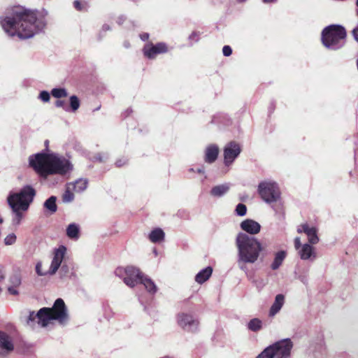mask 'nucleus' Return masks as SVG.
Instances as JSON below:
<instances>
[{
	"label": "nucleus",
	"mask_w": 358,
	"mask_h": 358,
	"mask_svg": "<svg viewBox=\"0 0 358 358\" xmlns=\"http://www.w3.org/2000/svg\"><path fill=\"white\" fill-rule=\"evenodd\" d=\"M219 155V148L216 144L208 145L204 152V161L207 164H213Z\"/></svg>",
	"instance_id": "nucleus-17"
},
{
	"label": "nucleus",
	"mask_w": 358,
	"mask_h": 358,
	"mask_svg": "<svg viewBox=\"0 0 358 358\" xmlns=\"http://www.w3.org/2000/svg\"><path fill=\"white\" fill-rule=\"evenodd\" d=\"M213 273V268L211 266H207L201 269L194 278L195 281L199 284H203L207 281Z\"/></svg>",
	"instance_id": "nucleus-23"
},
{
	"label": "nucleus",
	"mask_w": 358,
	"mask_h": 358,
	"mask_svg": "<svg viewBox=\"0 0 358 358\" xmlns=\"http://www.w3.org/2000/svg\"><path fill=\"white\" fill-rule=\"evenodd\" d=\"M212 122L214 124L228 125L231 122L230 118L225 114L217 113L213 116Z\"/></svg>",
	"instance_id": "nucleus-30"
},
{
	"label": "nucleus",
	"mask_w": 358,
	"mask_h": 358,
	"mask_svg": "<svg viewBox=\"0 0 358 358\" xmlns=\"http://www.w3.org/2000/svg\"><path fill=\"white\" fill-rule=\"evenodd\" d=\"M178 325L185 331L195 333L199 329V321L194 315L181 313L177 315Z\"/></svg>",
	"instance_id": "nucleus-9"
},
{
	"label": "nucleus",
	"mask_w": 358,
	"mask_h": 358,
	"mask_svg": "<svg viewBox=\"0 0 358 358\" xmlns=\"http://www.w3.org/2000/svg\"><path fill=\"white\" fill-rule=\"evenodd\" d=\"M352 34L355 40L358 43V24L352 29Z\"/></svg>",
	"instance_id": "nucleus-50"
},
{
	"label": "nucleus",
	"mask_w": 358,
	"mask_h": 358,
	"mask_svg": "<svg viewBox=\"0 0 358 358\" xmlns=\"http://www.w3.org/2000/svg\"><path fill=\"white\" fill-rule=\"evenodd\" d=\"M50 309L54 320L58 321L61 324H64L68 321L67 308L62 299H56L52 307Z\"/></svg>",
	"instance_id": "nucleus-11"
},
{
	"label": "nucleus",
	"mask_w": 358,
	"mask_h": 358,
	"mask_svg": "<svg viewBox=\"0 0 358 358\" xmlns=\"http://www.w3.org/2000/svg\"><path fill=\"white\" fill-rule=\"evenodd\" d=\"M5 278V273L3 270V267L0 265V282L2 281Z\"/></svg>",
	"instance_id": "nucleus-54"
},
{
	"label": "nucleus",
	"mask_w": 358,
	"mask_h": 358,
	"mask_svg": "<svg viewBox=\"0 0 358 358\" xmlns=\"http://www.w3.org/2000/svg\"><path fill=\"white\" fill-rule=\"evenodd\" d=\"M66 252V247L62 245L54 250L53 258L48 270L49 275L55 274L59 268L61 266L62 262Z\"/></svg>",
	"instance_id": "nucleus-13"
},
{
	"label": "nucleus",
	"mask_w": 358,
	"mask_h": 358,
	"mask_svg": "<svg viewBox=\"0 0 358 358\" xmlns=\"http://www.w3.org/2000/svg\"><path fill=\"white\" fill-rule=\"evenodd\" d=\"M196 172L200 174L205 173V168L203 165H201L200 167H199L197 169H196Z\"/></svg>",
	"instance_id": "nucleus-55"
},
{
	"label": "nucleus",
	"mask_w": 358,
	"mask_h": 358,
	"mask_svg": "<svg viewBox=\"0 0 358 358\" xmlns=\"http://www.w3.org/2000/svg\"><path fill=\"white\" fill-rule=\"evenodd\" d=\"M108 155L107 153H96L94 155L92 160L93 162H105L106 159H108Z\"/></svg>",
	"instance_id": "nucleus-37"
},
{
	"label": "nucleus",
	"mask_w": 358,
	"mask_h": 358,
	"mask_svg": "<svg viewBox=\"0 0 358 358\" xmlns=\"http://www.w3.org/2000/svg\"><path fill=\"white\" fill-rule=\"evenodd\" d=\"M127 162V159L125 158L119 159L115 162V165L117 167H121L126 164Z\"/></svg>",
	"instance_id": "nucleus-47"
},
{
	"label": "nucleus",
	"mask_w": 358,
	"mask_h": 358,
	"mask_svg": "<svg viewBox=\"0 0 358 358\" xmlns=\"http://www.w3.org/2000/svg\"><path fill=\"white\" fill-rule=\"evenodd\" d=\"M36 273L39 276H44L49 275L48 271H44L42 269V263L41 262H37L35 267Z\"/></svg>",
	"instance_id": "nucleus-41"
},
{
	"label": "nucleus",
	"mask_w": 358,
	"mask_h": 358,
	"mask_svg": "<svg viewBox=\"0 0 358 358\" xmlns=\"http://www.w3.org/2000/svg\"><path fill=\"white\" fill-rule=\"evenodd\" d=\"M240 227L242 230L251 235L258 234L261 229L260 224L251 219H246L243 220L241 223Z\"/></svg>",
	"instance_id": "nucleus-16"
},
{
	"label": "nucleus",
	"mask_w": 358,
	"mask_h": 358,
	"mask_svg": "<svg viewBox=\"0 0 358 358\" xmlns=\"http://www.w3.org/2000/svg\"><path fill=\"white\" fill-rule=\"evenodd\" d=\"M165 234L160 228H155L150 231L148 235V238L152 243H159L164 241Z\"/></svg>",
	"instance_id": "nucleus-28"
},
{
	"label": "nucleus",
	"mask_w": 358,
	"mask_h": 358,
	"mask_svg": "<svg viewBox=\"0 0 358 358\" xmlns=\"http://www.w3.org/2000/svg\"><path fill=\"white\" fill-rule=\"evenodd\" d=\"M47 15L48 11L44 9L39 11L15 6L0 16V24L8 36L24 40L45 29Z\"/></svg>",
	"instance_id": "nucleus-1"
},
{
	"label": "nucleus",
	"mask_w": 358,
	"mask_h": 358,
	"mask_svg": "<svg viewBox=\"0 0 358 358\" xmlns=\"http://www.w3.org/2000/svg\"><path fill=\"white\" fill-rule=\"evenodd\" d=\"M356 5L357 6V15H358V0H357V1H356Z\"/></svg>",
	"instance_id": "nucleus-63"
},
{
	"label": "nucleus",
	"mask_w": 358,
	"mask_h": 358,
	"mask_svg": "<svg viewBox=\"0 0 358 358\" xmlns=\"http://www.w3.org/2000/svg\"><path fill=\"white\" fill-rule=\"evenodd\" d=\"M61 271L62 272L67 273L69 271V268L66 265H63V266H62Z\"/></svg>",
	"instance_id": "nucleus-59"
},
{
	"label": "nucleus",
	"mask_w": 358,
	"mask_h": 358,
	"mask_svg": "<svg viewBox=\"0 0 358 358\" xmlns=\"http://www.w3.org/2000/svg\"><path fill=\"white\" fill-rule=\"evenodd\" d=\"M188 171L190 172V173H193V172H196V170L194 169V168H189L188 169Z\"/></svg>",
	"instance_id": "nucleus-62"
},
{
	"label": "nucleus",
	"mask_w": 358,
	"mask_h": 358,
	"mask_svg": "<svg viewBox=\"0 0 358 358\" xmlns=\"http://www.w3.org/2000/svg\"><path fill=\"white\" fill-rule=\"evenodd\" d=\"M299 254L301 259L303 260H313L316 258V254L314 250V248L309 243H305L301 246V248L299 250Z\"/></svg>",
	"instance_id": "nucleus-19"
},
{
	"label": "nucleus",
	"mask_w": 358,
	"mask_h": 358,
	"mask_svg": "<svg viewBox=\"0 0 358 358\" xmlns=\"http://www.w3.org/2000/svg\"><path fill=\"white\" fill-rule=\"evenodd\" d=\"M224 56L229 57L232 54V49L229 45H224L222 48Z\"/></svg>",
	"instance_id": "nucleus-44"
},
{
	"label": "nucleus",
	"mask_w": 358,
	"mask_h": 358,
	"mask_svg": "<svg viewBox=\"0 0 358 358\" xmlns=\"http://www.w3.org/2000/svg\"><path fill=\"white\" fill-rule=\"evenodd\" d=\"M240 145L236 142L231 141L227 143L224 148V163L226 166H230L241 153Z\"/></svg>",
	"instance_id": "nucleus-12"
},
{
	"label": "nucleus",
	"mask_w": 358,
	"mask_h": 358,
	"mask_svg": "<svg viewBox=\"0 0 358 358\" xmlns=\"http://www.w3.org/2000/svg\"><path fill=\"white\" fill-rule=\"evenodd\" d=\"M3 222V220L2 217H0V224H2Z\"/></svg>",
	"instance_id": "nucleus-64"
},
{
	"label": "nucleus",
	"mask_w": 358,
	"mask_h": 358,
	"mask_svg": "<svg viewBox=\"0 0 358 358\" xmlns=\"http://www.w3.org/2000/svg\"><path fill=\"white\" fill-rule=\"evenodd\" d=\"M29 165L41 177L64 176L73 169V164L64 157L56 154L38 152L29 157Z\"/></svg>",
	"instance_id": "nucleus-2"
},
{
	"label": "nucleus",
	"mask_w": 358,
	"mask_h": 358,
	"mask_svg": "<svg viewBox=\"0 0 358 358\" xmlns=\"http://www.w3.org/2000/svg\"><path fill=\"white\" fill-rule=\"evenodd\" d=\"M237 262H238V266H239L240 269H241L242 271H246V269H247V268H246V265H245V264H250L249 262H239V257H238V261H237Z\"/></svg>",
	"instance_id": "nucleus-49"
},
{
	"label": "nucleus",
	"mask_w": 358,
	"mask_h": 358,
	"mask_svg": "<svg viewBox=\"0 0 358 358\" xmlns=\"http://www.w3.org/2000/svg\"><path fill=\"white\" fill-rule=\"evenodd\" d=\"M299 234L304 233L306 234L309 244H317L320 238L317 236V229L315 227H310L308 224L304 223L301 224L297 228Z\"/></svg>",
	"instance_id": "nucleus-15"
},
{
	"label": "nucleus",
	"mask_w": 358,
	"mask_h": 358,
	"mask_svg": "<svg viewBox=\"0 0 358 358\" xmlns=\"http://www.w3.org/2000/svg\"><path fill=\"white\" fill-rule=\"evenodd\" d=\"M13 337L8 333L0 331V356H6L14 350Z\"/></svg>",
	"instance_id": "nucleus-14"
},
{
	"label": "nucleus",
	"mask_w": 358,
	"mask_h": 358,
	"mask_svg": "<svg viewBox=\"0 0 358 358\" xmlns=\"http://www.w3.org/2000/svg\"><path fill=\"white\" fill-rule=\"evenodd\" d=\"M285 303V296L282 294H277L275 297L274 302L269 310V316H275L282 308Z\"/></svg>",
	"instance_id": "nucleus-21"
},
{
	"label": "nucleus",
	"mask_w": 358,
	"mask_h": 358,
	"mask_svg": "<svg viewBox=\"0 0 358 358\" xmlns=\"http://www.w3.org/2000/svg\"><path fill=\"white\" fill-rule=\"evenodd\" d=\"M319 348H320V350H322L324 348V341L322 339H321L320 341Z\"/></svg>",
	"instance_id": "nucleus-61"
},
{
	"label": "nucleus",
	"mask_w": 358,
	"mask_h": 358,
	"mask_svg": "<svg viewBox=\"0 0 358 358\" xmlns=\"http://www.w3.org/2000/svg\"><path fill=\"white\" fill-rule=\"evenodd\" d=\"M17 287L9 286L8 287V292L12 295H18L19 292L17 291Z\"/></svg>",
	"instance_id": "nucleus-46"
},
{
	"label": "nucleus",
	"mask_w": 358,
	"mask_h": 358,
	"mask_svg": "<svg viewBox=\"0 0 358 358\" xmlns=\"http://www.w3.org/2000/svg\"><path fill=\"white\" fill-rule=\"evenodd\" d=\"M37 319L36 313H35L34 311L30 312L28 318H27V324L29 326L33 327L34 326V322L35 320Z\"/></svg>",
	"instance_id": "nucleus-43"
},
{
	"label": "nucleus",
	"mask_w": 358,
	"mask_h": 358,
	"mask_svg": "<svg viewBox=\"0 0 358 358\" xmlns=\"http://www.w3.org/2000/svg\"><path fill=\"white\" fill-rule=\"evenodd\" d=\"M66 236L72 240H78L80 236V227L76 223H71L66 227Z\"/></svg>",
	"instance_id": "nucleus-27"
},
{
	"label": "nucleus",
	"mask_w": 358,
	"mask_h": 358,
	"mask_svg": "<svg viewBox=\"0 0 358 358\" xmlns=\"http://www.w3.org/2000/svg\"><path fill=\"white\" fill-rule=\"evenodd\" d=\"M74 199V194L69 189H66L62 195V201L64 203H70Z\"/></svg>",
	"instance_id": "nucleus-35"
},
{
	"label": "nucleus",
	"mask_w": 358,
	"mask_h": 358,
	"mask_svg": "<svg viewBox=\"0 0 358 358\" xmlns=\"http://www.w3.org/2000/svg\"><path fill=\"white\" fill-rule=\"evenodd\" d=\"M36 195V191L34 187L31 185H25L18 192H10L7 197V203H14L25 212L29 208Z\"/></svg>",
	"instance_id": "nucleus-5"
},
{
	"label": "nucleus",
	"mask_w": 358,
	"mask_h": 358,
	"mask_svg": "<svg viewBox=\"0 0 358 358\" xmlns=\"http://www.w3.org/2000/svg\"><path fill=\"white\" fill-rule=\"evenodd\" d=\"M105 32L101 31V29L100 30L99 34H98V40L101 41L103 39V38L105 36Z\"/></svg>",
	"instance_id": "nucleus-57"
},
{
	"label": "nucleus",
	"mask_w": 358,
	"mask_h": 358,
	"mask_svg": "<svg viewBox=\"0 0 358 358\" xmlns=\"http://www.w3.org/2000/svg\"><path fill=\"white\" fill-rule=\"evenodd\" d=\"M247 328L250 331L258 332L263 328V322L259 318H252L248 322Z\"/></svg>",
	"instance_id": "nucleus-29"
},
{
	"label": "nucleus",
	"mask_w": 358,
	"mask_h": 358,
	"mask_svg": "<svg viewBox=\"0 0 358 358\" xmlns=\"http://www.w3.org/2000/svg\"><path fill=\"white\" fill-rule=\"evenodd\" d=\"M69 103H70V111L76 112L80 107V100L76 95H72L69 98Z\"/></svg>",
	"instance_id": "nucleus-33"
},
{
	"label": "nucleus",
	"mask_w": 358,
	"mask_h": 358,
	"mask_svg": "<svg viewBox=\"0 0 358 358\" xmlns=\"http://www.w3.org/2000/svg\"><path fill=\"white\" fill-rule=\"evenodd\" d=\"M38 323L41 327L48 326L50 320H54L52 315H51L50 308H42L36 313Z\"/></svg>",
	"instance_id": "nucleus-18"
},
{
	"label": "nucleus",
	"mask_w": 358,
	"mask_h": 358,
	"mask_svg": "<svg viewBox=\"0 0 358 358\" xmlns=\"http://www.w3.org/2000/svg\"><path fill=\"white\" fill-rule=\"evenodd\" d=\"M230 189L229 183H223L212 187L210 194L213 197L220 198L224 196Z\"/></svg>",
	"instance_id": "nucleus-20"
},
{
	"label": "nucleus",
	"mask_w": 358,
	"mask_h": 358,
	"mask_svg": "<svg viewBox=\"0 0 358 358\" xmlns=\"http://www.w3.org/2000/svg\"><path fill=\"white\" fill-rule=\"evenodd\" d=\"M17 240V236L14 233L9 234L4 238V244L6 245H13Z\"/></svg>",
	"instance_id": "nucleus-36"
},
{
	"label": "nucleus",
	"mask_w": 358,
	"mask_h": 358,
	"mask_svg": "<svg viewBox=\"0 0 358 358\" xmlns=\"http://www.w3.org/2000/svg\"><path fill=\"white\" fill-rule=\"evenodd\" d=\"M150 34L148 33H143L140 34V38L143 41H146L149 39Z\"/></svg>",
	"instance_id": "nucleus-52"
},
{
	"label": "nucleus",
	"mask_w": 358,
	"mask_h": 358,
	"mask_svg": "<svg viewBox=\"0 0 358 358\" xmlns=\"http://www.w3.org/2000/svg\"><path fill=\"white\" fill-rule=\"evenodd\" d=\"M133 112L131 108H127L123 113L124 117H128Z\"/></svg>",
	"instance_id": "nucleus-56"
},
{
	"label": "nucleus",
	"mask_w": 358,
	"mask_h": 358,
	"mask_svg": "<svg viewBox=\"0 0 358 358\" xmlns=\"http://www.w3.org/2000/svg\"><path fill=\"white\" fill-rule=\"evenodd\" d=\"M111 29V27L109 24H104L101 27V31L106 32L108 31H110Z\"/></svg>",
	"instance_id": "nucleus-53"
},
{
	"label": "nucleus",
	"mask_w": 358,
	"mask_h": 358,
	"mask_svg": "<svg viewBox=\"0 0 358 358\" xmlns=\"http://www.w3.org/2000/svg\"><path fill=\"white\" fill-rule=\"evenodd\" d=\"M200 34L198 31H193L188 37V40L190 41L189 45H192L194 43H196L199 40Z\"/></svg>",
	"instance_id": "nucleus-40"
},
{
	"label": "nucleus",
	"mask_w": 358,
	"mask_h": 358,
	"mask_svg": "<svg viewBox=\"0 0 358 358\" xmlns=\"http://www.w3.org/2000/svg\"><path fill=\"white\" fill-rule=\"evenodd\" d=\"M57 196H51L43 203V207L50 215L55 213L57 210Z\"/></svg>",
	"instance_id": "nucleus-26"
},
{
	"label": "nucleus",
	"mask_w": 358,
	"mask_h": 358,
	"mask_svg": "<svg viewBox=\"0 0 358 358\" xmlns=\"http://www.w3.org/2000/svg\"><path fill=\"white\" fill-rule=\"evenodd\" d=\"M115 274L122 279L126 285L131 288L140 284L144 275L138 268L134 266L117 267L115 271Z\"/></svg>",
	"instance_id": "nucleus-7"
},
{
	"label": "nucleus",
	"mask_w": 358,
	"mask_h": 358,
	"mask_svg": "<svg viewBox=\"0 0 358 358\" xmlns=\"http://www.w3.org/2000/svg\"><path fill=\"white\" fill-rule=\"evenodd\" d=\"M240 262L254 264L262 251L261 243L255 237L240 232L236 238Z\"/></svg>",
	"instance_id": "nucleus-3"
},
{
	"label": "nucleus",
	"mask_w": 358,
	"mask_h": 358,
	"mask_svg": "<svg viewBox=\"0 0 358 358\" xmlns=\"http://www.w3.org/2000/svg\"><path fill=\"white\" fill-rule=\"evenodd\" d=\"M142 52L145 58L155 59L158 55L168 52L169 48L164 42H159L156 44L148 42L144 45Z\"/></svg>",
	"instance_id": "nucleus-10"
},
{
	"label": "nucleus",
	"mask_w": 358,
	"mask_h": 358,
	"mask_svg": "<svg viewBox=\"0 0 358 358\" xmlns=\"http://www.w3.org/2000/svg\"><path fill=\"white\" fill-rule=\"evenodd\" d=\"M88 180L87 179L79 178L73 184V189L76 192H82L87 187Z\"/></svg>",
	"instance_id": "nucleus-31"
},
{
	"label": "nucleus",
	"mask_w": 358,
	"mask_h": 358,
	"mask_svg": "<svg viewBox=\"0 0 358 358\" xmlns=\"http://www.w3.org/2000/svg\"><path fill=\"white\" fill-rule=\"evenodd\" d=\"M8 205L10 208L12 213L13 214L12 218V224L15 227L19 226L24 216L21 208L17 206V205L14 203H10Z\"/></svg>",
	"instance_id": "nucleus-22"
},
{
	"label": "nucleus",
	"mask_w": 358,
	"mask_h": 358,
	"mask_svg": "<svg viewBox=\"0 0 358 358\" xmlns=\"http://www.w3.org/2000/svg\"><path fill=\"white\" fill-rule=\"evenodd\" d=\"M73 6L74 8L79 11H81L83 10V6L80 0H76L73 1Z\"/></svg>",
	"instance_id": "nucleus-45"
},
{
	"label": "nucleus",
	"mask_w": 358,
	"mask_h": 358,
	"mask_svg": "<svg viewBox=\"0 0 358 358\" xmlns=\"http://www.w3.org/2000/svg\"><path fill=\"white\" fill-rule=\"evenodd\" d=\"M9 282L11 284L10 286L19 287L21 284V278L18 274H13L9 278Z\"/></svg>",
	"instance_id": "nucleus-34"
},
{
	"label": "nucleus",
	"mask_w": 358,
	"mask_h": 358,
	"mask_svg": "<svg viewBox=\"0 0 358 358\" xmlns=\"http://www.w3.org/2000/svg\"><path fill=\"white\" fill-rule=\"evenodd\" d=\"M278 0H262L263 3H276Z\"/></svg>",
	"instance_id": "nucleus-58"
},
{
	"label": "nucleus",
	"mask_w": 358,
	"mask_h": 358,
	"mask_svg": "<svg viewBox=\"0 0 358 358\" xmlns=\"http://www.w3.org/2000/svg\"><path fill=\"white\" fill-rule=\"evenodd\" d=\"M140 284L143 285L147 292L154 295L157 292V287L155 282L146 275H143Z\"/></svg>",
	"instance_id": "nucleus-24"
},
{
	"label": "nucleus",
	"mask_w": 358,
	"mask_h": 358,
	"mask_svg": "<svg viewBox=\"0 0 358 358\" xmlns=\"http://www.w3.org/2000/svg\"><path fill=\"white\" fill-rule=\"evenodd\" d=\"M287 257V252L285 250H280L275 253L274 259L271 264L272 270L275 271L280 268L282 262Z\"/></svg>",
	"instance_id": "nucleus-25"
},
{
	"label": "nucleus",
	"mask_w": 358,
	"mask_h": 358,
	"mask_svg": "<svg viewBox=\"0 0 358 358\" xmlns=\"http://www.w3.org/2000/svg\"><path fill=\"white\" fill-rule=\"evenodd\" d=\"M347 32L340 24H331L322 31L321 40L323 45L331 50H338L345 46Z\"/></svg>",
	"instance_id": "nucleus-4"
},
{
	"label": "nucleus",
	"mask_w": 358,
	"mask_h": 358,
	"mask_svg": "<svg viewBox=\"0 0 358 358\" xmlns=\"http://www.w3.org/2000/svg\"><path fill=\"white\" fill-rule=\"evenodd\" d=\"M260 197L267 203L276 202L280 198L278 184L273 181H262L258 185Z\"/></svg>",
	"instance_id": "nucleus-8"
},
{
	"label": "nucleus",
	"mask_w": 358,
	"mask_h": 358,
	"mask_svg": "<svg viewBox=\"0 0 358 358\" xmlns=\"http://www.w3.org/2000/svg\"><path fill=\"white\" fill-rule=\"evenodd\" d=\"M51 92L49 93L46 90H43L39 93L38 99H41L43 102H48L50 99Z\"/></svg>",
	"instance_id": "nucleus-39"
},
{
	"label": "nucleus",
	"mask_w": 358,
	"mask_h": 358,
	"mask_svg": "<svg viewBox=\"0 0 358 358\" xmlns=\"http://www.w3.org/2000/svg\"><path fill=\"white\" fill-rule=\"evenodd\" d=\"M125 20H126V17L124 15H120L119 17H117L116 22L118 24H122Z\"/></svg>",
	"instance_id": "nucleus-51"
},
{
	"label": "nucleus",
	"mask_w": 358,
	"mask_h": 358,
	"mask_svg": "<svg viewBox=\"0 0 358 358\" xmlns=\"http://www.w3.org/2000/svg\"><path fill=\"white\" fill-rule=\"evenodd\" d=\"M292 348L290 338L282 339L266 347L256 358H291Z\"/></svg>",
	"instance_id": "nucleus-6"
},
{
	"label": "nucleus",
	"mask_w": 358,
	"mask_h": 358,
	"mask_svg": "<svg viewBox=\"0 0 358 358\" xmlns=\"http://www.w3.org/2000/svg\"><path fill=\"white\" fill-rule=\"evenodd\" d=\"M123 46L125 48H129L131 45H130V43L128 41H124L123 43Z\"/></svg>",
	"instance_id": "nucleus-60"
},
{
	"label": "nucleus",
	"mask_w": 358,
	"mask_h": 358,
	"mask_svg": "<svg viewBox=\"0 0 358 358\" xmlns=\"http://www.w3.org/2000/svg\"><path fill=\"white\" fill-rule=\"evenodd\" d=\"M236 213L238 216H244L247 213V207L243 203H238L235 209Z\"/></svg>",
	"instance_id": "nucleus-38"
},
{
	"label": "nucleus",
	"mask_w": 358,
	"mask_h": 358,
	"mask_svg": "<svg viewBox=\"0 0 358 358\" xmlns=\"http://www.w3.org/2000/svg\"><path fill=\"white\" fill-rule=\"evenodd\" d=\"M55 105L56 107L57 108H62L66 112H69L70 111V108L69 107L67 106L66 101L64 100H57L55 103Z\"/></svg>",
	"instance_id": "nucleus-42"
},
{
	"label": "nucleus",
	"mask_w": 358,
	"mask_h": 358,
	"mask_svg": "<svg viewBox=\"0 0 358 358\" xmlns=\"http://www.w3.org/2000/svg\"><path fill=\"white\" fill-rule=\"evenodd\" d=\"M301 239L299 237H296L294 239V247L296 250H300L301 248Z\"/></svg>",
	"instance_id": "nucleus-48"
},
{
	"label": "nucleus",
	"mask_w": 358,
	"mask_h": 358,
	"mask_svg": "<svg viewBox=\"0 0 358 358\" xmlns=\"http://www.w3.org/2000/svg\"><path fill=\"white\" fill-rule=\"evenodd\" d=\"M51 94L55 98L61 99L63 97H66L68 96V92L64 88L55 87L51 90Z\"/></svg>",
	"instance_id": "nucleus-32"
}]
</instances>
